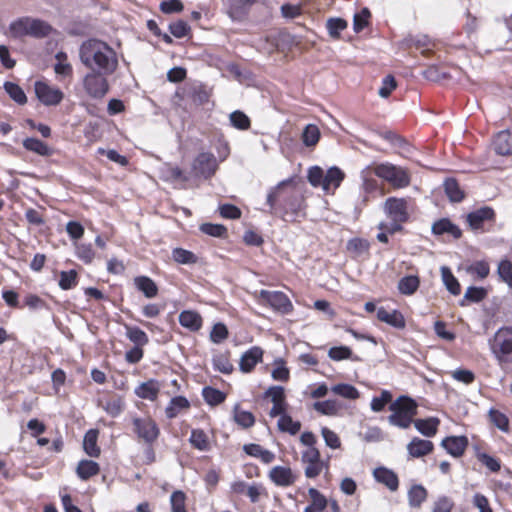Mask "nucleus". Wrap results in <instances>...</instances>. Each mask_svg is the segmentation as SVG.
<instances>
[{"mask_svg": "<svg viewBox=\"0 0 512 512\" xmlns=\"http://www.w3.org/2000/svg\"><path fill=\"white\" fill-rule=\"evenodd\" d=\"M81 63L90 71L114 73L118 67L116 52L106 42L88 39L79 48Z\"/></svg>", "mask_w": 512, "mask_h": 512, "instance_id": "nucleus-1", "label": "nucleus"}, {"mask_svg": "<svg viewBox=\"0 0 512 512\" xmlns=\"http://www.w3.org/2000/svg\"><path fill=\"white\" fill-rule=\"evenodd\" d=\"M291 183V180L281 181L268 193L267 204L270 206L271 214L277 213L278 208L283 216L296 215L303 209L304 196L301 191L291 186Z\"/></svg>", "mask_w": 512, "mask_h": 512, "instance_id": "nucleus-2", "label": "nucleus"}, {"mask_svg": "<svg viewBox=\"0 0 512 512\" xmlns=\"http://www.w3.org/2000/svg\"><path fill=\"white\" fill-rule=\"evenodd\" d=\"M384 212L391 222H380L379 230H385L389 234H394L402 230V224L410 218V205L404 198L389 197L386 199Z\"/></svg>", "mask_w": 512, "mask_h": 512, "instance_id": "nucleus-3", "label": "nucleus"}, {"mask_svg": "<svg viewBox=\"0 0 512 512\" xmlns=\"http://www.w3.org/2000/svg\"><path fill=\"white\" fill-rule=\"evenodd\" d=\"M307 178L313 187H321L326 194H333L344 180L345 174L336 166L326 172L319 166H313L308 170Z\"/></svg>", "mask_w": 512, "mask_h": 512, "instance_id": "nucleus-4", "label": "nucleus"}, {"mask_svg": "<svg viewBox=\"0 0 512 512\" xmlns=\"http://www.w3.org/2000/svg\"><path fill=\"white\" fill-rule=\"evenodd\" d=\"M490 351L499 365L512 363V327L499 328L488 341Z\"/></svg>", "mask_w": 512, "mask_h": 512, "instance_id": "nucleus-5", "label": "nucleus"}, {"mask_svg": "<svg viewBox=\"0 0 512 512\" xmlns=\"http://www.w3.org/2000/svg\"><path fill=\"white\" fill-rule=\"evenodd\" d=\"M389 408L393 412L388 417L389 422L400 428H408L413 422V417L417 413L416 402L406 396L397 398L391 403Z\"/></svg>", "mask_w": 512, "mask_h": 512, "instance_id": "nucleus-6", "label": "nucleus"}, {"mask_svg": "<svg viewBox=\"0 0 512 512\" xmlns=\"http://www.w3.org/2000/svg\"><path fill=\"white\" fill-rule=\"evenodd\" d=\"M10 31L15 37L32 36L43 38L50 34L52 27L45 21L24 17L10 25Z\"/></svg>", "mask_w": 512, "mask_h": 512, "instance_id": "nucleus-7", "label": "nucleus"}, {"mask_svg": "<svg viewBox=\"0 0 512 512\" xmlns=\"http://www.w3.org/2000/svg\"><path fill=\"white\" fill-rule=\"evenodd\" d=\"M373 173L387 181L395 188H404L410 184L411 178L409 171L403 167L385 162L373 167Z\"/></svg>", "mask_w": 512, "mask_h": 512, "instance_id": "nucleus-8", "label": "nucleus"}, {"mask_svg": "<svg viewBox=\"0 0 512 512\" xmlns=\"http://www.w3.org/2000/svg\"><path fill=\"white\" fill-rule=\"evenodd\" d=\"M254 297L260 305L270 307L277 313L285 315L293 311L292 302L281 291L260 290L254 293Z\"/></svg>", "mask_w": 512, "mask_h": 512, "instance_id": "nucleus-9", "label": "nucleus"}, {"mask_svg": "<svg viewBox=\"0 0 512 512\" xmlns=\"http://www.w3.org/2000/svg\"><path fill=\"white\" fill-rule=\"evenodd\" d=\"M133 432L145 444H154L160 436V428L150 416L132 418Z\"/></svg>", "mask_w": 512, "mask_h": 512, "instance_id": "nucleus-10", "label": "nucleus"}, {"mask_svg": "<svg viewBox=\"0 0 512 512\" xmlns=\"http://www.w3.org/2000/svg\"><path fill=\"white\" fill-rule=\"evenodd\" d=\"M112 73L90 71L83 78V87L86 93L95 99L103 98L109 91L107 76Z\"/></svg>", "mask_w": 512, "mask_h": 512, "instance_id": "nucleus-11", "label": "nucleus"}, {"mask_svg": "<svg viewBox=\"0 0 512 512\" xmlns=\"http://www.w3.org/2000/svg\"><path fill=\"white\" fill-rule=\"evenodd\" d=\"M301 460L305 464L304 473L307 478H316L324 468L328 469V463L321 460V455L317 448H307L302 452Z\"/></svg>", "mask_w": 512, "mask_h": 512, "instance_id": "nucleus-12", "label": "nucleus"}, {"mask_svg": "<svg viewBox=\"0 0 512 512\" xmlns=\"http://www.w3.org/2000/svg\"><path fill=\"white\" fill-rule=\"evenodd\" d=\"M218 169V162L210 152L199 153L192 163V170L196 176L212 177Z\"/></svg>", "mask_w": 512, "mask_h": 512, "instance_id": "nucleus-13", "label": "nucleus"}, {"mask_svg": "<svg viewBox=\"0 0 512 512\" xmlns=\"http://www.w3.org/2000/svg\"><path fill=\"white\" fill-rule=\"evenodd\" d=\"M496 219L495 211L488 206L481 207L470 212L466 216V221L469 227L473 231H485V225L490 224L493 225Z\"/></svg>", "mask_w": 512, "mask_h": 512, "instance_id": "nucleus-14", "label": "nucleus"}, {"mask_svg": "<svg viewBox=\"0 0 512 512\" xmlns=\"http://www.w3.org/2000/svg\"><path fill=\"white\" fill-rule=\"evenodd\" d=\"M35 93L39 101L46 106L58 105L64 98V94L59 88L42 81L35 83Z\"/></svg>", "mask_w": 512, "mask_h": 512, "instance_id": "nucleus-15", "label": "nucleus"}, {"mask_svg": "<svg viewBox=\"0 0 512 512\" xmlns=\"http://www.w3.org/2000/svg\"><path fill=\"white\" fill-rule=\"evenodd\" d=\"M265 398H269L273 403L269 415L277 417L287 412L288 404L286 402L285 390L282 386H271L264 393Z\"/></svg>", "mask_w": 512, "mask_h": 512, "instance_id": "nucleus-16", "label": "nucleus"}, {"mask_svg": "<svg viewBox=\"0 0 512 512\" xmlns=\"http://www.w3.org/2000/svg\"><path fill=\"white\" fill-rule=\"evenodd\" d=\"M268 477L276 486L289 487L292 486L296 480L297 475L289 466H274L268 473Z\"/></svg>", "mask_w": 512, "mask_h": 512, "instance_id": "nucleus-17", "label": "nucleus"}, {"mask_svg": "<svg viewBox=\"0 0 512 512\" xmlns=\"http://www.w3.org/2000/svg\"><path fill=\"white\" fill-rule=\"evenodd\" d=\"M257 0H226L227 14L233 20L244 19Z\"/></svg>", "mask_w": 512, "mask_h": 512, "instance_id": "nucleus-18", "label": "nucleus"}, {"mask_svg": "<svg viewBox=\"0 0 512 512\" xmlns=\"http://www.w3.org/2000/svg\"><path fill=\"white\" fill-rule=\"evenodd\" d=\"M441 446L451 456L458 458L464 454L468 446V439L466 436H449L442 440Z\"/></svg>", "mask_w": 512, "mask_h": 512, "instance_id": "nucleus-19", "label": "nucleus"}, {"mask_svg": "<svg viewBox=\"0 0 512 512\" xmlns=\"http://www.w3.org/2000/svg\"><path fill=\"white\" fill-rule=\"evenodd\" d=\"M262 358L263 350L258 346L251 347L241 356L239 368L242 372L249 373L262 361Z\"/></svg>", "mask_w": 512, "mask_h": 512, "instance_id": "nucleus-20", "label": "nucleus"}, {"mask_svg": "<svg viewBox=\"0 0 512 512\" xmlns=\"http://www.w3.org/2000/svg\"><path fill=\"white\" fill-rule=\"evenodd\" d=\"M377 319L396 329H404L406 321L403 314L398 310H387L384 307L377 309Z\"/></svg>", "mask_w": 512, "mask_h": 512, "instance_id": "nucleus-21", "label": "nucleus"}, {"mask_svg": "<svg viewBox=\"0 0 512 512\" xmlns=\"http://www.w3.org/2000/svg\"><path fill=\"white\" fill-rule=\"evenodd\" d=\"M434 449V444L430 440L414 437L407 444V451L411 458H420L430 454Z\"/></svg>", "mask_w": 512, "mask_h": 512, "instance_id": "nucleus-22", "label": "nucleus"}, {"mask_svg": "<svg viewBox=\"0 0 512 512\" xmlns=\"http://www.w3.org/2000/svg\"><path fill=\"white\" fill-rule=\"evenodd\" d=\"M161 385L155 379H150L138 385L134 393L141 399L155 401L158 398Z\"/></svg>", "mask_w": 512, "mask_h": 512, "instance_id": "nucleus-23", "label": "nucleus"}, {"mask_svg": "<svg viewBox=\"0 0 512 512\" xmlns=\"http://www.w3.org/2000/svg\"><path fill=\"white\" fill-rule=\"evenodd\" d=\"M373 476L379 483L384 484L391 491H396L399 487V479L395 472L385 467L374 469Z\"/></svg>", "mask_w": 512, "mask_h": 512, "instance_id": "nucleus-24", "label": "nucleus"}, {"mask_svg": "<svg viewBox=\"0 0 512 512\" xmlns=\"http://www.w3.org/2000/svg\"><path fill=\"white\" fill-rule=\"evenodd\" d=\"M179 323L182 327L192 332H196L201 329L203 319L197 311L184 310L179 314Z\"/></svg>", "mask_w": 512, "mask_h": 512, "instance_id": "nucleus-25", "label": "nucleus"}, {"mask_svg": "<svg viewBox=\"0 0 512 512\" xmlns=\"http://www.w3.org/2000/svg\"><path fill=\"white\" fill-rule=\"evenodd\" d=\"M432 232L435 235L449 234L455 239L460 238L462 235L461 229L448 218H442L434 222L432 225Z\"/></svg>", "mask_w": 512, "mask_h": 512, "instance_id": "nucleus-26", "label": "nucleus"}, {"mask_svg": "<svg viewBox=\"0 0 512 512\" xmlns=\"http://www.w3.org/2000/svg\"><path fill=\"white\" fill-rule=\"evenodd\" d=\"M493 148L499 155L512 154V135L509 131H500L493 140Z\"/></svg>", "mask_w": 512, "mask_h": 512, "instance_id": "nucleus-27", "label": "nucleus"}, {"mask_svg": "<svg viewBox=\"0 0 512 512\" xmlns=\"http://www.w3.org/2000/svg\"><path fill=\"white\" fill-rule=\"evenodd\" d=\"M428 491L421 484H414L407 492L408 504L411 508H420L427 500Z\"/></svg>", "mask_w": 512, "mask_h": 512, "instance_id": "nucleus-28", "label": "nucleus"}, {"mask_svg": "<svg viewBox=\"0 0 512 512\" xmlns=\"http://www.w3.org/2000/svg\"><path fill=\"white\" fill-rule=\"evenodd\" d=\"M308 495L311 503L305 507L304 512H323L327 505V498L316 488H309Z\"/></svg>", "mask_w": 512, "mask_h": 512, "instance_id": "nucleus-29", "label": "nucleus"}, {"mask_svg": "<svg viewBox=\"0 0 512 512\" xmlns=\"http://www.w3.org/2000/svg\"><path fill=\"white\" fill-rule=\"evenodd\" d=\"M135 287L141 291L145 297L154 298L158 294L156 283L147 276H138L134 278Z\"/></svg>", "mask_w": 512, "mask_h": 512, "instance_id": "nucleus-30", "label": "nucleus"}, {"mask_svg": "<svg viewBox=\"0 0 512 512\" xmlns=\"http://www.w3.org/2000/svg\"><path fill=\"white\" fill-rule=\"evenodd\" d=\"M98 430L90 429L86 432L83 440V449L90 457L97 458L100 455V448L97 445Z\"/></svg>", "mask_w": 512, "mask_h": 512, "instance_id": "nucleus-31", "label": "nucleus"}, {"mask_svg": "<svg viewBox=\"0 0 512 512\" xmlns=\"http://www.w3.org/2000/svg\"><path fill=\"white\" fill-rule=\"evenodd\" d=\"M99 472V464L92 460H81L76 468V474L81 480H88Z\"/></svg>", "mask_w": 512, "mask_h": 512, "instance_id": "nucleus-32", "label": "nucleus"}, {"mask_svg": "<svg viewBox=\"0 0 512 512\" xmlns=\"http://www.w3.org/2000/svg\"><path fill=\"white\" fill-rule=\"evenodd\" d=\"M233 420L243 429H248L255 424L254 415L246 410L241 409L239 404L233 408Z\"/></svg>", "mask_w": 512, "mask_h": 512, "instance_id": "nucleus-33", "label": "nucleus"}, {"mask_svg": "<svg viewBox=\"0 0 512 512\" xmlns=\"http://www.w3.org/2000/svg\"><path fill=\"white\" fill-rule=\"evenodd\" d=\"M23 147L41 156H51L53 154L52 148L37 138H26L23 141Z\"/></svg>", "mask_w": 512, "mask_h": 512, "instance_id": "nucleus-34", "label": "nucleus"}, {"mask_svg": "<svg viewBox=\"0 0 512 512\" xmlns=\"http://www.w3.org/2000/svg\"><path fill=\"white\" fill-rule=\"evenodd\" d=\"M439 423L437 418L417 419L414 426L422 435L432 437L437 433Z\"/></svg>", "mask_w": 512, "mask_h": 512, "instance_id": "nucleus-35", "label": "nucleus"}, {"mask_svg": "<svg viewBox=\"0 0 512 512\" xmlns=\"http://www.w3.org/2000/svg\"><path fill=\"white\" fill-rule=\"evenodd\" d=\"M420 286V279L416 275L402 277L398 282V290L403 295H413Z\"/></svg>", "mask_w": 512, "mask_h": 512, "instance_id": "nucleus-36", "label": "nucleus"}, {"mask_svg": "<svg viewBox=\"0 0 512 512\" xmlns=\"http://www.w3.org/2000/svg\"><path fill=\"white\" fill-rule=\"evenodd\" d=\"M190 407L189 401L183 396L173 397L168 406L165 409V414L167 418L173 419L175 418L181 410L188 409Z\"/></svg>", "mask_w": 512, "mask_h": 512, "instance_id": "nucleus-37", "label": "nucleus"}, {"mask_svg": "<svg viewBox=\"0 0 512 512\" xmlns=\"http://www.w3.org/2000/svg\"><path fill=\"white\" fill-rule=\"evenodd\" d=\"M277 427L281 432H287L291 435H296L301 429V423L294 421L286 412L279 415Z\"/></svg>", "mask_w": 512, "mask_h": 512, "instance_id": "nucleus-38", "label": "nucleus"}, {"mask_svg": "<svg viewBox=\"0 0 512 512\" xmlns=\"http://www.w3.org/2000/svg\"><path fill=\"white\" fill-rule=\"evenodd\" d=\"M487 296V290L483 287L470 286L467 288L464 297L460 301L461 306H466L469 302L478 303Z\"/></svg>", "mask_w": 512, "mask_h": 512, "instance_id": "nucleus-39", "label": "nucleus"}, {"mask_svg": "<svg viewBox=\"0 0 512 512\" xmlns=\"http://www.w3.org/2000/svg\"><path fill=\"white\" fill-rule=\"evenodd\" d=\"M189 441L195 449L200 451H208L210 449L209 438L201 429H193Z\"/></svg>", "mask_w": 512, "mask_h": 512, "instance_id": "nucleus-40", "label": "nucleus"}, {"mask_svg": "<svg viewBox=\"0 0 512 512\" xmlns=\"http://www.w3.org/2000/svg\"><path fill=\"white\" fill-rule=\"evenodd\" d=\"M313 408L323 415L334 416L337 415L338 412L341 410V405L337 400L329 399L325 401L315 402L313 404Z\"/></svg>", "mask_w": 512, "mask_h": 512, "instance_id": "nucleus-41", "label": "nucleus"}, {"mask_svg": "<svg viewBox=\"0 0 512 512\" xmlns=\"http://www.w3.org/2000/svg\"><path fill=\"white\" fill-rule=\"evenodd\" d=\"M441 276L443 283L445 284L447 290L453 295H459L461 292V286L455 276L452 274L450 268L442 267L441 268Z\"/></svg>", "mask_w": 512, "mask_h": 512, "instance_id": "nucleus-42", "label": "nucleus"}, {"mask_svg": "<svg viewBox=\"0 0 512 512\" xmlns=\"http://www.w3.org/2000/svg\"><path fill=\"white\" fill-rule=\"evenodd\" d=\"M445 193L452 202H460L464 198V193L460 189L455 179H447L444 182Z\"/></svg>", "mask_w": 512, "mask_h": 512, "instance_id": "nucleus-43", "label": "nucleus"}, {"mask_svg": "<svg viewBox=\"0 0 512 512\" xmlns=\"http://www.w3.org/2000/svg\"><path fill=\"white\" fill-rule=\"evenodd\" d=\"M126 336L131 342L135 343L139 347L144 346L149 342L147 334L135 326H126Z\"/></svg>", "mask_w": 512, "mask_h": 512, "instance_id": "nucleus-44", "label": "nucleus"}, {"mask_svg": "<svg viewBox=\"0 0 512 512\" xmlns=\"http://www.w3.org/2000/svg\"><path fill=\"white\" fill-rule=\"evenodd\" d=\"M75 246V253L78 259L82 260L86 264H90L94 257L95 252L92 248V245L90 243H74Z\"/></svg>", "mask_w": 512, "mask_h": 512, "instance_id": "nucleus-45", "label": "nucleus"}, {"mask_svg": "<svg viewBox=\"0 0 512 512\" xmlns=\"http://www.w3.org/2000/svg\"><path fill=\"white\" fill-rule=\"evenodd\" d=\"M57 63L54 66V71L58 75L71 76L73 69L71 64L68 62L67 54L64 52H58L55 56Z\"/></svg>", "mask_w": 512, "mask_h": 512, "instance_id": "nucleus-46", "label": "nucleus"}, {"mask_svg": "<svg viewBox=\"0 0 512 512\" xmlns=\"http://www.w3.org/2000/svg\"><path fill=\"white\" fill-rule=\"evenodd\" d=\"M172 259L179 264H195L198 261V257L193 252L183 248L173 249Z\"/></svg>", "mask_w": 512, "mask_h": 512, "instance_id": "nucleus-47", "label": "nucleus"}, {"mask_svg": "<svg viewBox=\"0 0 512 512\" xmlns=\"http://www.w3.org/2000/svg\"><path fill=\"white\" fill-rule=\"evenodd\" d=\"M346 247L353 257H359L369 250V243L362 238H352L347 242Z\"/></svg>", "mask_w": 512, "mask_h": 512, "instance_id": "nucleus-48", "label": "nucleus"}, {"mask_svg": "<svg viewBox=\"0 0 512 512\" xmlns=\"http://www.w3.org/2000/svg\"><path fill=\"white\" fill-rule=\"evenodd\" d=\"M331 391L336 395L350 400H354L359 397L358 390L350 384L341 383L334 385L332 386Z\"/></svg>", "mask_w": 512, "mask_h": 512, "instance_id": "nucleus-49", "label": "nucleus"}, {"mask_svg": "<svg viewBox=\"0 0 512 512\" xmlns=\"http://www.w3.org/2000/svg\"><path fill=\"white\" fill-rule=\"evenodd\" d=\"M204 400L212 406L219 405L224 402L226 395L222 391L213 387H205L202 392Z\"/></svg>", "mask_w": 512, "mask_h": 512, "instance_id": "nucleus-50", "label": "nucleus"}, {"mask_svg": "<svg viewBox=\"0 0 512 512\" xmlns=\"http://www.w3.org/2000/svg\"><path fill=\"white\" fill-rule=\"evenodd\" d=\"M319 139V128L314 124L307 125L302 133L303 143L308 147H312L318 143Z\"/></svg>", "mask_w": 512, "mask_h": 512, "instance_id": "nucleus-51", "label": "nucleus"}, {"mask_svg": "<svg viewBox=\"0 0 512 512\" xmlns=\"http://www.w3.org/2000/svg\"><path fill=\"white\" fill-rule=\"evenodd\" d=\"M212 361L214 368L221 373L230 374L234 369L233 364L229 360L228 353L215 355Z\"/></svg>", "mask_w": 512, "mask_h": 512, "instance_id": "nucleus-52", "label": "nucleus"}, {"mask_svg": "<svg viewBox=\"0 0 512 512\" xmlns=\"http://www.w3.org/2000/svg\"><path fill=\"white\" fill-rule=\"evenodd\" d=\"M4 88L8 95L18 104L23 105L27 102V97L19 85L12 82H6L4 84Z\"/></svg>", "mask_w": 512, "mask_h": 512, "instance_id": "nucleus-53", "label": "nucleus"}, {"mask_svg": "<svg viewBox=\"0 0 512 512\" xmlns=\"http://www.w3.org/2000/svg\"><path fill=\"white\" fill-rule=\"evenodd\" d=\"M78 275L75 270L62 271L60 273L59 286L63 290L72 289L77 285Z\"/></svg>", "mask_w": 512, "mask_h": 512, "instance_id": "nucleus-54", "label": "nucleus"}, {"mask_svg": "<svg viewBox=\"0 0 512 512\" xmlns=\"http://www.w3.org/2000/svg\"><path fill=\"white\" fill-rule=\"evenodd\" d=\"M490 421L501 431L508 432L509 430V419L508 417L495 409H490L489 411Z\"/></svg>", "mask_w": 512, "mask_h": 512, "instance_id": "nucleus-55", "label": "nucleus"}, {"mask_svg": "<svg viewBox=\"0 0 512 512\" xmlns=\"http://www.w3.org/2000/svg\"><path fill=\"white\" fill-rule=\"evenodd\" d=\"M230 122L233 127L239 130H247L250 128L251 122L249 117L242 111H234L230 114Z\"/></svg>", "mask_w": 512, "mask_h": 512, "instance_id": "nucleus-56", "label": "nucleus"}, {"mask_svg": "<svg viewBox=\"0 0 512 512\" xmlns=\"http://www.w3.org/2000/svg\"><path fill=\"white\" fill-rule=\"evenodd\" d=\"M229 336V331L224 323H216L210 332V340L215 344H220Z\"/></svg>", "mask_w": 512, "mask_h": 512, "instance_id": "nucleus-57", "label": "nucleus"}, {"mask_svg": "<svg viewBox=\"0 0 512 512\" xmlns=\"http://www.w3.org/2000/svg\"><path fill=\"white\" fill-rule=\"evenodd\" d=\"M172 512H187L186 510V495L184 492L177 490L171 494L170 497Z\"/></svg>", "mask_w": 512, "mask_h": 512, "instance_id": "nucleus-58", "label": "nucleus"}, {"mask_svg": "<svg viewBox=\"0 0 512 512\" xmlns=\"http://www.w3.org/2000/svg\"><path fill=\"white\" fill-rule=\"evenodd\" d=\"M371 13L368 8H363L360 13L355 14L353 19V28L355 32L362 31L369 23Z\"/></svg>", "mask_w": 512, "mask_h": 512, "instance_id": "nucleus-59", "label": "nucleus"}, {"mask_svg": "<svg viewBox=\"0 0 512 512\" xmlns=\"http://www.w3.org/2000/svg\"><path fill=\"white\" fill-rule=\"evenodd\" d=\"M392 401V394L388 390H382L379 397H374L371 401V409L374 412H380Z\"/></svg>", "mask_w": 512, "mask_h": 512, "instance_id": "nucleus-60", "label": "nucleus"}, {"mask_svg": "<svg viewBox=\"0 0 512 512\" xmlns=\"http://www.w3.org/2000/svg\"><path fill=\"white\" fill-rule=\"evenodd\" d=\"M497 273L499 277L512 288V263L505 259L498 265Z\"/></svg>", "mask_w": 512, "mask_h": 512, "instance_id": "nucleus-61", "label": "nucleus"}, {"mask_svg": "<svg viewBox=\"0 0 512 512\" xmlns=\"http://www.w3.org/2000/svg\"><path fill=\"white\" fill-rule=\"evenodd\" d=\"M169 31L174 37L183 38L190 33V27L187 22L183 20H177L170 23Z\"/></svg>", "mask_w": 512, "mask_h": 512, "instance_id": "nucleus-62", "label": "nucleus"}, {"mask_svg": "<svg viewBox=\"0 0 512 512\" xmlns=\"http://www.w3.org/2000/svg\"><path fill=\"white\" fill-rule=\"evenodd\" d=\"M328 356L334 361L350 359L352 350L347 346L332 347L328 351Z\"/></svg>", "mask_w": 512, "mask_h": 512, "instance_id": "nucleus-63", "label": "nucleus"}, {"mask_svg": "<svg viewBox=\"0 0 512 512\" xmlns=\"http://www.w3.org/2000/svg\"><path fill=\"white\" fill-rule=\"evenodd\" d=\"M347 27V22L341 18H331L327 21L329 34L333 38H338L341 31Z\"/></svg>", "mask_w": 512, "mask_h": 512, "instance_id": "nucleus-64", "label": "nucleus"}]
</instances>
